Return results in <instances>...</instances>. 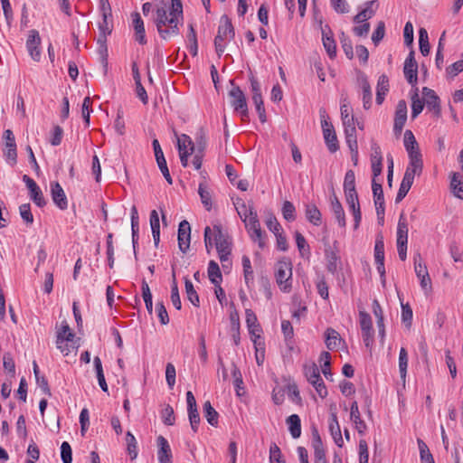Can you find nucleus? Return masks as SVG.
Here are the masks:
<instances>
[{
	"instance_id": "obj_1",
	"label": "nucleus",
	"mask_w": 463,
	"mask_h": 463,
	"mask_svg": "<svg viewBox=\"0 0 463 463\" xmlns=\"http://www.w3.org/2000/svg\"><path fill=\"white\" fill-rule=\"evenodd\" d=\"M183 21V5L181 0H171L169 10L165 7L156 9L155 24L160 37L167 40L179 34V23Z\"/></svg>"
},
{
	"instance_id": "obj_2",
	"label": "nucleus",
	"mask_w": 463,
	"mask_h": 463,
	"mask_svg": "<svg viewBox=\"0 0 463 463\" xmlns=\"http://www.w3.org/2000/svg\"><path fill=\"white\" fill-rule=\"evenodd\" d=\"M212 230L213 241L219 255V259L222 264V267L226 268L228 267V264H230L229 257L232 253V239L228 232H224L222 225L219 223L213 224Z\"/></svg>"
},
{
	"instance_id": "obj_3",
	"label": "nucleus",
	"mask_w": 463,
	"mask_h": 463,
	"mask_svg": "<svg viewBox=\"0 0 463 463\" xmlns=\"http://www.w3.org/2000/svg\"><path fill=\"white\" fill-rule=\"evenodd\" d=\"M276 282L284 292L291 289L292 265L288 260H279L276 265Z\"/></svg>"
},
{
	"instance_id": "obj_4",
	"label": "nucleus",
	"mask_w": 463,
	"mask_h": 463,
	"mask_svg": "<svg viewBox=\"0 0 463 463\" xmlns=\"http://www.w3.org/2000/svg\"><path fill=\"white\" fill-rule=\"evenodd\" d=\"M243 222L245 223V226L248 229L252 241H257L260 248H263L265 243L262 240V231L258 219L257 212L254 210L253 206L249 207V217L246 222Z\"/></svg>"
},
{
	"instance_id": "obj_5",
	"label": "nucleus",
	"mask_w": 463,
	"mask_h": 463,
	"mask_svg": "<svg viewBox=\"0 0 463 463\" xmlns=\"http://www.w3.org/2000/svg\"><path fill=\"white\" fill-rule=\"evenodd\" d=\"M231 99V105L236 112H239L244 120L249 117V110L246 101V97L240 87L234 86L229 91Z\"/></svg>"
},
{
	"instance_id": "obj_6",
	"label": "nucleus",
	"mask_w": 463,
	"mask_h": 463,
	"mask_svg": "<svg viewBox=\"0 0 463 463\" xmlns=\"http://www.w3.org/2000/svg\"><path fill=\"white\" fill-rule=\"evenodd\" d=\"M346 99H344V103L341 105V118L343 121V125L345 128V139L356 137V129H355V119L352 115V108L351 106L345 102Z\"/></svg>"
},
{
	"instance_id": "obj_7",
	"label": "nucleus",
	"mask_w": 463,
	"mask_h": 463,
	"mask_svg": "<svg viewBox=\"0 0 463 463\" xmlns=\"http://www.w3.org/2000/svg\"><path fill=\"white\" fill-rule=\"evenodd\" d=\"M414 270L416 276L420 280V287L425 292L431 290V279L430 278L426 265L423 263L422 258L419 252L414 254Z\"/></svg>"
},
{
	"instance_id": "obj_8",
	"label": "nucleus",
	"mask_w": 463,
	"mask_h": 463,
	"mask_svg": "<svg viewBox=\"0 0 463 463\" xmlns=\"http://www.w3.org/2000/svg\"><path fill=\"white\" fill-rule=\"evenodd\" d=\"M3 138L5 140L3 148L4 156L11 165H14L17 162V151L15 137L13 131L11 129L5 130Z\"/></svg>"
},
{
	"instance_id": "obj_9",
	"label": "nucleus",
	"mask_w": 463,
	"mask_h": 463,
	"mask_svg": "<svg viewBox=\"0 0 463 463\" xmlns=\"http://www.w3.org/2000/svg\"><path fill=\"white\" fill-rule=\"evenodd\" d=\"M177 147L181 164L184 167H186L188 165V157L195 151L194 143L189 136L182 134L177 138Z\"/></svg>"
},
{
	"instance_id": "obj_10",
	"label": "nucleus",
	"mask_w": 463,
	"mask_h": 463,
	"mask_svg": "<svg viewBox=\"0 0 463 463\" xmlns=\"http://www.w3.org/2000/svg\"><path fill=\"white\" fill-rule=\"evenodd\" d=\"M360 326L363 340L366 347H371L373 343V329L370 315L365 311L359 313Z\"/></svg>"
},
{
	"instance_id": "obj_11",
	"label": "nucleus",
	"mask_w": 463,
	"mask_h": 463,
	"mask_svg": "<svg viewBox=\"0 0 463 463\" xmlns=\"http://www.w3.org/2000/svg\"><path fill=\"white\" fill-rule=\"evenodd\" d=\"M345 201L348 204V207L350 211H352L354 215V229H358L361 220H362V213L360 210V204L358 200V194L356 190L355 191H345Z\"/></svg>"
},
{
	"instance_id": "obj_12",
	"label": "nucleus",
	"mask_w": 463,
	"mask_h": 463,
	"mask_svg": "<svg viewBox=\"0 0 463 463\" xmlns=\"http://www.w3.org/2000/svg\"><path fill=\"white\" fill-rule=\"evenodd\" d=\"M404 76L407 81L414 86L418 81V64L414 58V52L411 51L404 61L403 67Z\"/></svg>"
},
{
	"instance_id": "obj_13",
	"label": "nucleus",
	"mask_w": 463,
	"mask_h": 463,
	"mask_svg": "<svg viewBox=\"0 0 463 463\" xmlns=\"http://www.w3.org/2000/svg\"><path fill=\"white\" fill-rule=\"evenodd\" d=\"M41 38L38 31L33 29L29 31V35L26 41V48L31 56V58L34 61H39L41 60Z\"/></svg>"
},
{
	"instance_id": "obj_14",
	"label": "nucleus",
	"mask_w": 463,
	"mask_h": 463,
	"mask_svg": "<svg viewBox=\"0 0 463 463\" xmlns=\"http://www.w3.org/2000/svg\"><path fill=\"white\" fill-rule=\"evenodd\" d=\"M322 129L328 150L331 153L336 152L339 146L334 126L327 119H324Z\"/></svg>"
},
{
	"instance_id": "obj_15",
	"label": "nucleus",
	"mask_w": 463,
	"mask_h": 463,
	"mask_svg": "<svg viewBox=\"0 0 463 463\" xmlns=\"http://www.w3.org/2000/svg\"><path fill=\"white\" fill-rule=\"evenodd\" d=\"M374 260L377 266V271L379 272L381 277H384V242L383 236L382 234H378L375 239Z\"/></svg>"
},
{
	"instance_id": "obj_16",
	"label": "nucleus",
	"mask_w": 463,
	"mask_h": 463,
	"mask_svg": "<svg viewBox=\"0 0 463 463\" xmlns=\"http://www.w3.org/2000/svg\"><path fill=\"white\" fill-rule=\"evenodd\" d=\"M191 227L187 221L184 220L179 223L178 227V247L179 250L185 253L190 247Z\"/></svg>"
},
{
	"instance_id": "obj_17",
	"label": "nucleus",
	"mask_w": 463,
	"mask_h": 463,
	"mask_svg": "<svg viewBox=\"0 0 463 463\" xmlns=\"http://www.w3.org/2000/svg\"><path fill=\"white\" fill-rule=\"evenodd\" d=\"M372 190L378 219L383 222L384 198L382 184L375 180H372Z\"/></svg>"
},
{
	"instance_id": "obj_18",
	"label": "nucleus",
	"mask_w": 463,
	"mask_h": 463,
	"mask_svg": "<svg viewBox=\"0 0 463 463\" xmlns=\"http://www.w3.org/2000/svg\"><path fill=\"white\" fill-rule=\"evenodd\" d=\"M51 195L55 205L61 209L65 210L68 208V200L64 193L63 188L58 182H52L51 184Z\"/></svg>"
},
{
	"instance_id": "obj_19",
	"label": "nucleus",
	"mask_w": 463,
	"mask_h": 463,
	"mask_svg": "<svg viewBox=\"0 0 463 463\" xmlns=\"http://www.w3.org/2000/svg\"><path fill=\"white\" fill-rule=\"evenodd\" d=\"M320 26L322 31V41L324 47L331 59L335 58L336 55V44L333 38V33L328 25L322 26V22L320 21Z\"/></svg>"
},
{
	"instance_id": "obj_20",
	"label": "nucleus",
	"mask_w": 463,
	"mask_h": 463,
	"mask_svg": "<svg viewBox=\"0 0 463 463\" xmlns=\"http://www.w3.org/2000/svg\"><path fill=\"white\" fill-rule=\"evenodd\" d=\"M407 119V104L402 99L398 102L395 111L393 130L395 134H400Z\"/></svg>"
},
{
	"instance_id": "obj_21",
	"label": "nucleus",
	"mask_w": 463,
	"mask_h": 463,
	"mask_svg": "<svg viewBox=\"0 0 463 463\" xmlns=\"http://www.w3.org/2000/svg\"><path fill=\"white\" fill-rule=\"evenodd\" d=\"M422 95L424 103L430 110L434 111L436 115L440 112L439 98L437 96L435 91L431 89L424 87L422 89Z\"/></svg>"
},
{
	"instance_id": "obj_22",
	"label": "nucleus",
	"mask_w": 463,
	"mask_h": 463,
	"mask_svg": "<svg viewBox=\"0 0 463 463\" xmlns=\"http://www.w3.org/2000/svg\"><path fill=\"white\" fill-rule=\"evenodd\" d=\"M358 82L363 91V107L364 109H369L372 106L373 99L371 85L367 80V77L364 73L359 74Z\"/></svg>"
},
{
	"instance_id": "obj_23",
	"label": "nucleus",
	"mask_w": 463,
	"mask_h": 463,
	"mask_svg": "<svg viewBox=\"0 0 463 463\" xmlns=\"http://www.w3.org/2000/svg\"><path fill=\"white\" fill-rule=\"evenodd\" d=\"M157 458L160 463H172V452L168 441L163 437L157 438Z\"/></svg>"
},
{
	"instance_id": "obj_24",
	"label": "nucleus",
	"mask_w": 463,
	"mask_h": 463,
	"mask_svg": "<svg viewBox=\"0 0 463 463\" xmlns=\"http://www.w3.org/2000/svg\"><path fill=\"white\" fill-rule=\"evenodd\" d=\"M220 38L232 40L235 33L231 20L227 15H222L220 19L218 33Z\"/></svg>"
},
{
	"instance_id": "obj_25",
	"label": "nucleus",
	"mask_w": 463,
	"mask_h": 463,
	"mask_svg": "<svg viewBox=\"0 0 463 463\" xmlns=\"http://www.w3.org/2000/svg\"><path fill=\"white\" fill-rule=\"evenodd\" d=\"M132 23L135 29V38L140 44L146 43L144 22L138 13L132 14Z\"/></svg>"
},
{
	"instance_id": "obj_26",
	"label": "nucleus",
	"mask_w": 463,
	"mask_h": 463,
	"mask_svg": "<svg viewBox=\"0 0 463 463\" xmlns=\"http://www.w3.org/2000/svg\"><path fill=\"white\" fill-rule=\"evenodd\" d=\"M350 419L354 422L355 429L358 433L363 435L364 434L367 426L365 422L361 419L358 403L357 402H353L350 408Z\"/></svg>"
},
{
	"instance_id": "obj_27",
	"label": "nucleus",
	"mask_w": 463,
	"mask_h": 463,
	"mask_svg": "<svg viewBox=\"0 0 463 463\" xmlns=\"http://www.w3.org/2000/svg\"><path fill=\"white\" fill-rule=\"evenodd\" d=\"M331 210L338 222V225L342 228H345L346 226L345 211L335 194L331 197Z\"/></svg>"
},
{
	"instance_id": "obj_28",
	"label": "nucleus",
	"mask_w": 463,
	"mask_h": 463,
	"mask_svg": "<svg viewBox=\"0 0 463 463\" xmlns=\"http://www.w3.org/2000/svg\"><path fill=\"white\" fill-rule=\"evenodd\" d=\"M378 7V3L375 0L369 1L366 3V7L363 9L354 17V22L360 24L372 18Z\"/></svg>"
},
{
	"instance_id": "obj_29",
	"label": "nucleus",
	"mask_w": 463,
	"mask_h": 463,
	"mask_svg": "<svg viewBox=\"0 0 463 463\" xmlns=\"http://www.w3.org/2000/svg\"><path fill=\"white\" fill-rule=\"evenodd\" d=\"M328 428H329V431H330L335 444L339 447H342L343 439H342L341 430H340V426H339L337 416H336L335 412L330 413Z\"/></svg>"
},
{
	"instance_id": "obj_30",
	"label": "nucleus",
	"mask_w": 463,
	"mask_h": 463,
	"mask_svg": "<svg viewBox=\"0 0 463 463\" xmlns=\"http://www.w3.org/2000/svg\"><path fill=\"white\" fill-rule=\"evenodd\" d=\"M71 332L68 323L66 321H62L60 328L57 331V339L56 345L57 348L61 350L65 355H68L71 350L68 347V344L62 345V337L67 335L68 333Z\"/></svg>"
},
{
	"instance_id": "obj_31",
	"label": "nucleus",
	"mask_w": 463,
	"mask_h": 463,
	"mask_svg": "<svg viewBox=\"0 0 463 463\" xmlns=\"http://www.w3.org/2000/svg\"><path fill=\"white\" fill-rule=\"evenodd\" d=\"M389 91V79L385 74L379 77L376 88V103L381 105Z\"/></svg>"
},
{
	"instance_id": "obj_32",
	"label": "nucleus",
	"mask_w": 463,
	"mask_h": 463,
	"mask_svg": "<svg viewBox=\"0 0 463 463\" xmlns=\"http://www.w3.org/2000/svg\"><path fill=\"white\" fill-rule=\"evenodd\" d=\"M410 162L406 167L405 172L411 173L413 175H420L423 169V161L421 155H411L409 156Z\"/></svg>"
},
{
	"instance_id": "obj_33",
	"label": "nucleus",
	"mask_w": 463,
	"mask_h": 463,
	"mask_svg": "<svg viewBox=\"0 0 463 463\" xmlns=\"http://www.w3.org/2000/svg\"><path fill=\"white\" fill-rule=\"evenodd\" d=\"M408 243V223L403 214L400 216L397 226V245L404 246Z\"/></svg>"
},
{
	"instance_id": "obj_34",
	"label": "nucleus",
	"mask_w": 463,
	"mask_h": 463,
	"mask_svg": "<svg viewBox=\"0 0 463 463\" xmlns=\"http://www.w3.org/2000/svg\"><path fill=\"white\" fill-rule=\"evenodd\" d=\"M404 146L408 152V156L416 155V153L417 155H421L419 145L411 130H406L404 133Z\"/></svg>"
},
{
	"instance_id": "obj_35",
	"label": "nucleus",
	"mask_w": 463,
	"mask_h": 463,
	"mask_svg": "<svg viewBox=\"0 0 463 463\" xmlns=\"http://www.w3.org/2000/svg\"><path fill=\"white\" fill-rule=\"evenodd\" d=\"M208 277L210 281L214 285L218 286L222 280V272L218 263L214 260H210L208 264Z\"/></svg>"
},
{
	"instance_id": "obj_36",
	"label": "nucleus",
	"mask_w": 463,
	"mask_h": 463,
	"mask_svg": "<svg viewBox=\"0 0 463 463\" xmlns=\"http://www.w3.org/2000/svg\"><path fill=\"white\" fill-rule=\"evenodd\" d=\"M150 226L155 245L157 246L160 241V220L158 213L156 210L150 213Z\"/></svg>"
},
{
	"instance_id": "obj_37",
	"label": "nucleus",
	"mask_w": 463,
	"mask_h": 463,
	"mask_svg": "<svg viewBox=\"0 0 463 463\" xmlns=\"http://www.w3.org/2000/svg\"><path fill=\"white\" fill-rule=\"evenodd\" d=\"M306 217L309 222L314 225H320L322 222V215L318 208L313 204L309 203L306 205Z\"/></svg>"
},
{
	"instance_id": "obj_38",
	"label": "nucleus",
	"mask_w": 463,
	"mask_h": 463,
	"mask_svg": "<svg viewBox=\"0 0 463 463\" xmlns=\"http://www.w3.org/2000/svg\"><path fill=\"white\" fill-rule=\"evenodd\" d=\"M289 432L294 439H298L301 435V421L297 414H292L287 419Z\"/></svg>"
},
{
	"instance_id": "obj_39",
	"label": "nucleus",
	"mask_w": 463,
	"mask_h": 463,
	"mask_svg": "<svg viewBox=\"0 0 463 463\" xmlns=\"http://www.w3.org/2000/svg\"><path fill=\"white\" fill-rule=\"evenodd\" d=\"M450 189L456 197L463 199V181L457 172L451 174Z\"/></svg>"
},
{
	"instance_id": "obj_40",
	"label": "nucleus",
	"mask_w": 463,
	"mask_h": 463,
	"mask_svg": "<svg viewBox=\"0 0 463 463\" xmlns=\"http://www.w3.org/2000/svg\"><path fill=\"white\" fill-rule=\"evenodd\" d=\"M204 417L209 424L216 427L218 425L219 414L215 409L212 406L210 401H206L203 406Z\"/></svg>"
},
{
	"instance_id": "obj_41",
	"label": "nucleus",
	"mask_w": 463,
	"mask_h": 463,
	"mask_svg": "<svg viewBox=\"0 0 463 463\" xmlns=\"http://www.w3.org/2000/svg\"><path fill=\"white\" fill-rule=\"evenodd\" d=\"M198 194L200 195L202 203L207 211L212 209V194L208 189L206 183H200L198 187Z\"/></svg>"
},
{
	"instance_id": "obj_42",
	"label": "nucleus",
	"mask_w": 463,
	"mask_h": 463,
	"mask_svg": "<svg viewBox=\"0 0 463 463\" xmlns=\"http://www.w3.org/2000/svg\"><path fill=\"white\" fill-rule=\"evenodd\" d=\"M246 324L249 328L250 334L256 335L260 331V325L255 313L251 309H246Z\"/></svg>"
},
{
	"instance_id": "obj_43",
	"label": "nucleus",
	"mask_w": 463,
	"mask_h": 463,
	"mask_svg": "<svg viewBox=\"0 0 463 463\" xmlns=\"http://www.w3.org/2000/svg\"><path fill=\"white\" fill-rule=\"evenodd\" d=\"M325 254L327 261L326 269L330 273L335 274L337 270L339 256L331 249H326Z\"/></svg>"
},
{
	"instance_id": "obj_44",
	"label": "nucleus",
	"mask_w": 463,
	"mask_h": 463,
	"mask_svg": "<svg viewBox=\"0 0 463 463\" xmlns=\"http://www.w3.org/2000/svg\"><path fill=\"white\" fill-rule=\"evenodd\" d=\"M28 190L30 192V197L34 203H36L39 207H43L46 204L43 194L36 183L28 187Z\"/></svg>"
},
{
	"instance_id": "obj_45",
	"label": "nucleus",
	"mask_w": 463,
	"mask_h": 463,
	"mask_svg": "<svg viewBox=\"0 0 463 463\" xmlns=\"http://www.w3.org/2000/svg\"><path fill=\"white\" fill-rule=\"evenodd\" d=\"M304 374L310 384L321 378L319 369L314 363L304 365Z\"/></svg>"
},
{
	"instance_id": "obj_46",
	"label": "nucleus",
	"mask_w": 463,
	"mask_h": 463,
	"mask_svg": "<svg viewBox=\"0 0 463 463\" xmlns=\"http://www.w3.org/2000/svg\"><path fill=\"white\" fill-rule=\"evenodd\" d=\"M185 291L188 300L194 306L199 307L200 299L197 292L195 291L192 281L189 279H184Z\"/></svg>"
},
{
	"instance_id": "obj_47",
	"label": "nucleus",
	"mask_w": 463,
	"mask_h": 463,
	"mask_svg": "<svg viewBox=\"0 0 463 463\" xmlns=\"http://www.w3.org/2000/svg\"><path fill=\"white\" fill-rule=\"evenodd\" d=\"M419 44L420 51L423 56H427L430 53V43H429V36L428 32L425 28H420L419 30Z\"/></svg>"
},
{
	"instance_id": "obj_48",
	"label": "nucleus",
	"mask_w": 463,
	"mask_h": 463,
	"mask_svg": "<svg viewBox=\"0 0 463 463\" xmlns=\"http://www.w3.org/2000/svg\"><path fill=\"white\" fill-rule=\"evenodd\" d=\"M141 288H142V297H143L144 302L146 304V308L147 312L151 315L153 312L152 293L150 291L147 282L145 279L142 281Z\"/></svg>"
},
{
	"instance_id": "obj_49",
	"label": "nucleus",
	"mask_w": 463,
	"mask_h": 463,
	"mask_svg": "<svg viewBox=\"0 0 463 463\" xmlns=\"http://www.w3.org/2000/svg\"><path fill=\"white\" fill-rule=\"evenodd\" d=\"M252 101L256 107V110L259 114V118L260 122L265 123L267 121V117L261 93L252 95Z\"/></svg>"
},
{
	"instance_id": "obj_50",
	"label": "nucleus",
	"mask_w": 463,
	"mask_h": 463,
	"mask_svg": "<svg viewBox=\"0 0 463 463\" xmlns=\"http://www.w3.org/2000/svg\"><path fill=\"white\" fill-rule=\"evenodd\" d=\"M408 367V353L405 348L402 347L399 354V372L402 380L404 382Z\"/></svg>"
},
{
	"instance_id": "obj_51",
	"label": "nucleus",
	"mask_w": 463,
	"mask_h": 463,
	"mask_svg": "<svg viewBox=\"0 0 463 463\" xmlns=\"http://www.w3.org/2000/svg\"><path fill=\"white\" fill-rule=\"evenodd\" d=\"M418 446L422 463H435L432 454L430 453L427 444L422 439H418Z\"/></svg>"
},
{
	"instance_id": "obj_52",
	"label": "nucleus",
	"mask_w": 463,
	"mask_h": 463,
	"mask_svg": "<svg viewBox=\"0 0 463 463\" xmlns=\"http://www.w3.org/2000/svg\"><path fill=\"white\" fill-rule=\"evenodd\" d=\"M424 104H425L424 100L420 99L417 92H415L411 96V118H415L420 113H421V111L423 110V108H424Z\"/></svg>"
},
{
	"instance_id": "obj_53",
	"label": "nucleus",
	"mask_w": 463,
	"mask_h": 463,
	"mask_svg": "<svg viewBox=\"0 0 463 463\" xmlns=\"http://www.w3.org/2000/svg\"><path fill=\"white\" fill-rule=\"evenodd\" d=\"M171 301H172L174 307L177 310L181 309L182 303H181V299H180V295H179V290H178L175 272H173V283H172V287H171Z\"/></svg>"
},
{
	"instance_id": "obj_54",
	"label": "nucleus",
	"mask_w": 463,
	"mask_h": 463,
	"mask_svg": "<svg viewBox=\"0 0 463 463\" xmlns=\"http://www.w3.org/2000/svg\"><path fill=\"white\" fill-rule=\"evenodd\" d=\"M282 215L288 222H293L296 220V208L294 204L289 201H285L282 206Z\"/></svg>"
},
{
	"instance_id": "obj_55",
	"label": "nucleus",
	"mask_w": 463,
	"mask_h": 463,
	"mask_svg": "<svg viewBox=\"0 0 463 463\" xmlns=\"http://www.w3.org/2000/svg\"><path fill=\"white\" fill-rule=\"evenodd\" d=\"M339 334L333 328H328L326 332V347L330 350L335 348L337 346V342H339Z\"/></svg>"
},
{
	"instance_id": "obj_56",
	"label": "nucleus",
	"mask_w": 463,
	"mask_h": 463,
	"mask_svg": "<svg viewBox=\"0 0 463 463\" xmlns=\"http://www.w3.org/2000/svg\"><path fill=\"white\" fill-rule=\"evenodd\" d=\"M126 442L128 452L131 459H135L137 456V440L135 436L130 431H128L126 434Z\"/></svg>"
},
{
	"instance_id": "obj_57",
	"label": "nucleus",
	"mask_w": 463,
	"mask_h": 463,
	"mask_svg": "<svg viewBox=\"0 0 463 463\" xmlns=\"http://www.w3.org/2000/svg\"><path fill=\"white\" fill-rule=\"evenodd\" d=\"M269 462L270 463H286L283 458L281 450L276 443H271L269 447Z\"/></svg>"
},
{
	"instance_id": "obj_58",
	"label": "nucleus",
	"mask_w": 463,
	"mask_h": 463,
	"mask_svg": "<svg viewBox=\"0 0 463 463\" xmlns=\"http://www.w3.org/2000/svg\"><path fill=\"white\" fill-rule=\"evenodd\" d=\"M234 206L242 222H246L249 217V207L253 206L252 203L247 205L243 200L237 199Z\"/></svg>"
},
{
	"instance_id": "obj_59",
	"label": "nucleus",
	"mask_w": 463,
	"mask_h": 463,
	"mask_svg": "<svg viewBox=\"0 0 463 463\" xmlns=\"http://www.w3.org/2000/svg\"><path fill=\"white\" fill-rule=\"evenodd\" d=\"M340 42L342 44L343 51L346 57L349 60H352L354 58V50L351 40L345 34L344 32L341 33L340 35Z\"/></svg>"
},
{
	"instance_id": "obj_60",
	"label": "nucleus",
	"mask_w": 463,
	"mask_h": 463,
	"mask_svg": "<svg viewBox=\"0 0 463 463\" xmlns=\"http://www.w3.org/2000/svg\"><path fill=\"white\" fill-rule=\"evenodd\" d=\"M242 267L244 272V279L246 284L249 286L250 282L253 281V270L250 264V260L248 256L242 257Z\"/></svg>"
},
{
	"instance_id": "obj_61",
	"label": "nucleus",
	"mask_w": 463,
	"mask_h": 463,
	"mask_svg": "<svg viewBox=\"0 0 463 463\" xmlns=\"http://www.w3.org/2000/svg\"><path fill=\"white\" fill-rule=\"evenodd\" d=\"M194 146L196 153L203 154V151L206 147V137L203 128H200L196 133Z\"/></svg>"
},
{
	"instance_id": "obj_62",
	"label": "nucleus",
	"mask_w": 463,
	"mask_h": 463,
	"mask_svg": "<svg viewBox=\"0 0 463 463\" xmlns=\"http://www.w3.org/2000/svg\"><path fill=\"white\" fill-rule=\"evenodd\" d=\"M265 222H266L267 227L273 233H278V232L282 230L281 229V225L278 222L276 216L273 213H269L267 214Z\"/></svg>"
},
{
	"instance_id": "obj_63",
	"label": "nucleus",
	"mask_w": 463,
	"mask_h": 463,
	"mask_svg": "<svg viewBox=\"0 0 463 463\" xmlns=\"http://www.w3.org/2000/svg\"><path fill=\"white\" fill-rule=\"evenodd\" d=\"M61 458L63 463L72 462L71 447L67 441H63L61 446Z\"/></svg>"
},
{
	"instance_id": "obj_64",
	"label": "nucleus",
	"mask_w": 463,
	"mask_h": 463,
	"mask_svg": "<svg viewBox=\"0 0 463 463\" xmlns=\"http://www.w3.org/2000/svg\"><path fill=\"white\" fill-rule=\"evenodd\" d=\"M461 71H463V59L454 62L446 69L447 76L449 78L456 77Z\"/></svg>"
}]
</instances>
